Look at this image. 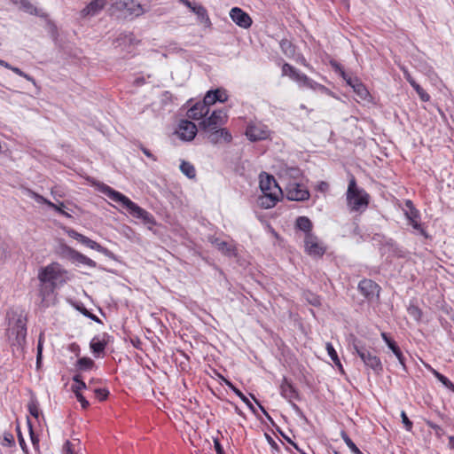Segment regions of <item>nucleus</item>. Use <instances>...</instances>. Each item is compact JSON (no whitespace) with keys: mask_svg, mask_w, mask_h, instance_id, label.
<instances>
[{"mask_svg":"<svg viewBox=\"0 0 454 454\" xmlns=\"http://www.w3.org/2000/svg\"><path fill=\"white\" fill-rule=\"evenodd\" d=\"M247 137L252 141L256 142L264 140L269 137V129L262 124H249L245 132Z\"/></svg>","mask_w":454,"mask_h":454,"instance_id":"nucleus-14","label":"nucleus"},{"mask_svg":"<svg viewBox=\"0 0 454 454\" xmlns=\"http://www.w3.org/2000/svg\"><path fill=\"white\" fill-rule=\"evenodd\" d=\"M304 297L309 304L315 307H318L321 305V297L316 294L307 292L304 294Z\"/></svg>","mask_w":454,"mask_h":454,"instance_id":"nucleus-43","label":"nucleus"},{"mask_svg":"<svg viewBox=\"0 0 454 454\" xmlns=\"http://www.w3.org/2000/svg\"><path fill=\"white\" fill-rule=\"evenodd\" d=\"M214 442V449L216 454H225L223 445L220 442V440L217 437H213Z\"/></svg>","mask_w":454,"mask_h":454,"instance_id":"nucleus-53","label":"nucleus"},{"mask_svg":"<svg viewBox=\"0 0 454 454\" xmlns=\"http://www.w3.org/2000/svg\"><path fill=\"white\" fill-rule=\"evenodd\" d=\"M190 10L197 15L198 20L201 23H204L207 27L211 25V21L208 17L207 11L204 6L194 3L192 5V8H190Z\"/></svg>","mask_w":454,"mask_h":454,"instance_id":"nucleus-28","label":"nucleus"},{"mask_svg":"<svg viewBox=\"0 0 454 454\" xmlns=\"http://www.w3.org/2000/svg\"><path fill=\"white\" fill-rule=\"evenodd\" d=\"M75 397L78 402L81 403L82 409H87L90 406V403L86 400V398L81 394V392H74Z\"/></svg>","mask_w":454,"mask_h":454,"instance_id":"nucleus-50","label":"nucleus"},{"mask_svg":"<svg viewBox=\"0 0 454 454\" xmlns=\"http://www.w3.org/2000/svg\"><path fill=\"white\" fill-rule=\"evenodd\" d=\"M116 6L121 11H126L129 15L138 17L145 12L143 6L134 0H119Z\"/></svg>","mask_w":454,"mask_h":454,"instance_id":"nucleus-17","label":"nucleus"},{"mask_svg":"<svg viewBox=\"0 0 454 454\" xmlns=\"http://www.w3.org/2000/svg\"><path fill=\"white\" fill-rule=\"evenodd\" d=\"M63 454H74L73 443L70 441H66L63 445Z\"/></svg>","mask_w":454,"mask_h":454,"instance_id":"nucleus-54","label":"nucleus"},{"mask_svg":"<svg viewBox=\"0 0 454 454\" xmlns=\"http://www.w3.org/2000/svg\"><path fill=\"white\" fill-rule=\"evenodd\" d=\"M401 418H402V422L404 426V428L407 430V431H411L412 429V427H413V424L412 422L410 420V419L408 418L407 414L405 413V411H402L401 412Z\"/></svg>","mask_w":454,"mask_h":454,"instance_id":"nucleus-47","label":"nucleus"},{"mask_svg":"<svg viewBox=\"0 0 454 454\" xmlns=\"http://www.w3.org/2000/svg\"><path fill=\"white\" fill-rule=\"evenodd\" d=\"M38 279L40 282L48 283L59 288L69 279L68 271L59 263L52 262L39 270Z\"/></svg>","mask_w":454,"mask_h":454,"instance_id":"nucleus-4","label":"nucleus"},{"mask_svg":"<svg viewBox=\"0 0 454 454\" xmlns=\"http://www.w3.org/2000/svg\"><path fill=\"white\" fill-rule=\"evenodd\" d=\"M357 289L368 301H379L381 288L375 281L364 278L358 283Z\"/></svg>","mask_w":454,"mask_h":454,"instance_id":"nucleus-7","label":"nucleus"},{"mask_svg":"<svg viewBox=\"0 0 454 454\" xmlns=\"http://www.w3.org/2000/svg\"><path fill=\"white\" fill-rule=\"evenodd\" d=\"M141 150L145 156H147L148 158L152 159L154 161L157 160V158L147 148L141 146Z\"/></svg>","mask_w":454,"mask_h":454,"instance_id":"nucleus-60","label":"nucleus"},{"mask_svg":"<svg viewBox=\"0 0 454 454\" xmlns=\"http://www.w3.org/2000/svg\"><path fill=\"white\" fill-rule=\"evenodd\" d=\"M296 70L297 69L294 67H293L292 65H290L288 63H285L282 66V74H283V75H287L291 79H292V76L294 75V74L295 73Z\"/></svg>","mask_w":454,"mask_h":454,"instance_id":"nucleus-44","label":"nucleus"},{"mask_svg":"<svg viewBox=\"0 0 454 454\" xmlns=\"http://www.w3.org/2000/svg\"><path fill=\"white\" fill-rule=\"evenodd\" d=\"M266 436H267L268 442L271 446V448H273L276 450H278L279 447L276 443V442L270 435L266 434Z\"/></svg>","mask_w":454,"mask_h":454,"instance_id":"nucleus-62","label":"nucleus"},{"mask_svg":"<svg viewBox=\"0 0 454 454\" xmlns=\"http://www.w3.org/2000/svg\"><path fill=\"white\" fill-rule=\"evenodd\" d=\"M226 385L247 404L252 412H256L253 403L238 387H236L231 381L228 380L226 381Z\"/></svg>","mask_w":454,"mask_h":454,"instance_id":"nucleus-31","label":"nucleus"},{"mask_svg":"<svg viewBox=\"0 0 454 454\" xmlns=\"http://www.w3.org/2000/svg\"><path fill=\"white\" fill-rule=\"evenodd\" d=\"M230 17L239 27L248 28L252 25L250 16L239 7H233L230 12Z\"/></svg>","mask_w":454,"mask_h":454,"instance_id":"nucleus-18","label":"nucleus"},{"mask_svg":"<svg viewBox=\"0 0 454 454\" xmlns=\"http://www.w3.org/2000/svg\"><path fill=\"white\" fill-rule=\"evenodd\" d=\"M228 116L224 110H215L209 117L203 119L199 123V129L201 132L220 129L226 124Z\"/></svg>","mask_w":454,"mask_h":454,"instance_id":"nucleus-6","label":"nucleus"},{"mask_svg":"<svg viewBox=\"0 0 454 454\" xmlns=\"http://www.w3.org/2000/svg\"><path fill=\"white\" fill-rule=\"evenodd\" d=\"M326 350H327L329 356L331 357L333 362L335 364V365H337L340 369L342 370L341 363H340L338 354H337L336 350L334 349L333 346L332 345V343H330V342L326 343Z\"/></svg>","mask_w":454,"mask_h":454,"instance_id":"nucleus-37","label":"nucleus"},{"mask_svg":"<svg viewBox=\"0 0 454 454\" xmlns=\"http://www.w3.org/2000/svg\"><path fill=\"white\" fill-rule=\"evenodd\" d=\"M278 433L282 435V437L288 442L290 443L292 446H294V448L295 450H299V446L296 442H294L290 437H288L287 435L285 434V433L283 431H281L280 428H278Z\"/></svg>","mask_w":454,"mask_h":454,"instance_id":"nucleus-56","label":"nucleus"},{"mask_svg":"<svg viewBox=\"0 0 454 454\" xmlns=\"http://www.w3.org/2000/svg\"><path fill=\"white\" fill-rule=\"evenodd\" d=\"M215 247L221 251L223 254L228 256L235 255V248L232 245L229 244L226 241L221 240L219 239H215L213 242Z\"/></svg>","mask_w":454,"mask_h":454,"instance_id":"nucleus-30","label":"nucleus"},{"mask_svg":"<svg viewBox=\"0 0 454 454\" xmlns=\"http://www.w3.org/2000/svg\"><path fill=\"white\" fill-rule=\"evenodd\" d=\"M67 234L69 237L74 239L78 242L85 245L86 247L94 249L98 251V249L100 247V244L97 243L96 241L90 239V238L77 232L76 231L71 229L67 231Z\"/></svg>","mask_w":454,"mask_h":454,"instance_id":"nucleus-27","label":"nucleus"},{"mask_svg":"<svg viewBox=\"0 0 454 454\" xmlns=\"http://www.w3.org/2000/svg\"><path fill=\"white\" fill-rule=\"evenodd\" d=\"M280 48L286 57H293L295 53L294 45L287 39L281 40Z\"/></svg>","mask_w":454,"mask_h":454,"instance_id":"nucleus-34","label":"nucleus"},{"mask_svg":"<svg viewBox=\"0 0 454 454\" xmlns=\"http://www.w3.org/2000/svg\"><path fill=\"white\" fill-rule=\"evenodd\" d=\"M98 252L103 254L104 255H106V257H108L112 260H117L116 255L112 251H110L106 247H104L101 245H100V247L98 249Z\"/></svg>","mask_w":454,"mask_h":454,"instance_id":"nucleus-52","label":"nucleus"},{"mask_svg":"<svg viewBox=\"0 0 454 454\" xmlns=\"http://www.w3.org/2000/svg\"><path fill=\"white\" fill-rule=\"evenodd\" d=\"M100 191L110 200L120 204V206L126 209L127 212H129L130 209L131 205L134 204V202L127 196L121 193L120 192L114 190L112 187L106 184H103Z\"/></svg>","mask_w":454,"mask_h":454,"instance_id":"nucleus-10","label":"nucleus"},{"mask_svg":"<svg viewBox=\"0 0 454 454\" xmlns=\"http://www.w3.org/2000/svg\"><path fill=\"white\" fill-rule=\"evenodd\" d=\"M94 364V361L90 357H81L76 362V366L81 371H89L92 369Z\"/></svg>","mask_w":454,"mask_h":454,"instance_id":"nucleus-36","label":"nucleus"},{"mask_svg":"<svg viewBox=\"0 0 454 454\" xmlns=\"http://www.w3.org/2000/svg\"><path fill=\"white\" fill-rule=\"evenodd\" d=\"M4 442H6L4 443V445L12 446V444H14V438L11 433H4Z\"/></svg>","mask_w":454,"mask_h":454,"instance_id":"nucleus-57","label":"nucleus"},{"mask_svg":"<svg viewBox=\"0 0 454 454\" xmlns=\"http://www.w3.org/2000/svg\"><path fill=\"white\" fill-rule=\"evenodd\" d=\"M27 426H28V428H29V434H30L31 442H32V443H33V445L35 447H37L38 444H39V438L35 434V432L33 430L32 423H31L29 419H27Z\"/></svg>","mask_w":454,"mask_h":454,"instance_id":"nucleus-45","label":"nucleus"},{"mask_svg":"<svg viewBox=\"0 0 454 454\" xmlns=\"http://www.w3.org/2000/svg\"><path fill=\"white\" fill-rule=\"evenodd\" d=\"M173 99H174V96L172 95L171 92L166 90V91H163L161 96H160V101H161V104L166 106L169 103H172L173 102Z\"/></svg>","mask_w":454,"mask_h":454,"instance_id":"nucleus-46","label":"nucleus"},{"mask_svg":"<svg viewBox=\"0 0 454 454\" xmlns=\"http://www.w3.org/2000/svg\"><path fill=\"white\" fill-rule=\"evenodd\" d=\"M404 215L414 230L418 231L426 239L429 238L428 233L419 223L420 214L416 207H412L411 211H405Z\"/></svg>","mask_w":454,"mask_h":454,"instance_id":"nucleus-22","label":"nucleus"},{"mask_svg":"<svg viewBox=\"0 0 454 454\" xmlns=\"http://www.w3.org/2000/svg\"><path fill=\"white\" fill-rule=\"evenodd\" d=\"M353 90L362 99H366L370 96L368 90L360 81L356 82V85L353 86Z\"/></svg>","mask_w":454,"mask_h":454,"instance_id":"nucleus-38","label":"nucleus"},{"mask_svg":"<svg viewBox=\"0 0 454 454\" xmlns=\"http://www.w3.org/2000/svg\"><path fill=\"white\" fill-rule=\"evenodd\" d=\"M381 338L385 341L387 348L393 352V354L396 356L399 364H401L403 370L407 372V366L405 364V356L402 352L400 347L391 337L388 336L387 333H381Z\"/></svg>","mask_w":454,"mask_h":454,"instance_id":"nucleus-15","label":"nucleus"},{"mask_svg":"<svg viewBox=\"0 0 454 454\" xmlns=\"http://www.w3.org/2000/svg\"><path fill=\"white\" fill-rule=\"evenodd\" d=\"M411 87L418 93L421 101L428 102L430 100L429 94L417 82L413 83Z\"/></svg>","mask_w":454,"mask_h":454,"instance_id":"nucleus-41","label":"nucleus"},{"mask_svg":"<svg viewBox=\"0 0 454 454\" xmlns=\"http://www.w3.org/2000/svg\"><path fill=\"white\" fill-rule=\"evenodd\" d=\"M17 435H18V441H19V443H20V447H21L22 450H23L24 452H27V444H26V442H25V440H24V438H23V435H22V434H21V432H20V427H19V426L17 427Z\"/></svg>","mask_w":454,"mask_h":454,"instance_id":"nucleus-51","label":"nucleus"},{"mask_svg":"<svg viewBox=\"0 0 454 454\" xmlns=\"http://www.w3.org/2000/svg\"><path fill=\"white\" fill-rule=\"evenodd\" d=\"M328 189V184L325 182H321L318 185V190L321 192H325Z\"/></svg>","mask_w":454,"mask_h":454,"instance_id":"nucleus-64","label":"nucleus"},{"mask_svg":"<svg viewBox=\"0 0 454 454\" xmlns=\"http://www.w3.org/2000/svg\"><path fill=\"white\" fill-rule=\"evenodd\" d=\"M260 188L263 196L260 198L261 206L264 208L273 207L279 200L282 191L273 176H260Z\"/></svg>","mask_w":454,"mask_h":454,"instance_id":"nucleus-3","label":"nucleus"},{"mask_svg":"<svg viewBox=\"0 0 454 454\" xmlns=\"http://www.w3.org/2000/svg\"><path fill=\"white\" fill-rule=\"evenodd\" d=\"M131 216L142 220V222L148 225V229L152 230L153 226L156 225V221L154 216L146 211L145 209L139 207L137 204L134 202L133 205H131L130 209L128 212Z\"/></svg>","mask_w":454,"mask_h":454,"instance_id":"nucleus-13","label":"nucleus"},{"mask_svg":"<svg viewBox=\"0 0 454 454\" xmlns=\"http://www.w3.org/2000/svg\"><path fill=\"white\" fill-rule=\"evenodd\" d=\"M208 113L209 108L207 107L203 101H200L187 111V116L192 120H200L205 117Z\"/></svg>","mask_w":454,"mask_h":454,"instance_id":"nucleus-26","label":"nucleus"},{"mask_svg":"<svg viewBox=\"0 0 454 454\" xmlns=\"http://www.w3.org/2000/svg\"><path fill=\"white\" fill-rule=\"evenodd\" d=\"M228 99V95L225 90L223 89H215L208 90L204 98L203 102L207 106V107H210V106L215 104L216 102L224 103Z\"/></svg>","mask_w":454,"mask_h":454,"instance_id":"nucleus-20","label":"nucleus"},{"mask_svg":"<svg viewBox=\"0 0 454 454\" xmlns=\"http://www.w3.org/2000/svg\"><path fill=\"white\" fill-rule=\"evenodd\" d=\"M73 381L75 382V385L72 386L73 392H81L82 389L87 388L86 383L82 380V376L80 374H75L72 378Z\"/></svg>","mask_w":454,"mask_h":454,"instance_id":"nucleus-39","label":"nucleus"},{"mask_svg":"<svg viewBox=\"0 0 454 454\" xmlns=\"http://www.w3.org/2000/svg\"><path fill=\"white\" fill-rule=\"evenodd\" d=\"M403 76L404 78L406 79V81L410 83V85L411 86L413 83L416 82V81L414 80V78L411 75V74L408 72V70L406 69H403Z\"/></svg>","mask_w":454,"mask_h":454,"instance_id":"nucleus-58","label":"nucleus"},{"mask_svg":"<svg viewBox=\"0 0 454 454\" xmlns=\"http://www.w3.org/2000/svg\"><path fill=\"white\" fill-rule=\"evenodd\" d=\"M27 409L31 416L39 420L40 416L43 417L42 411L39 407V403L36 398L32 397L27 404Z\"/></svg>","mask_w":454,"mask_h":454,"instance_id":"nucleus-32","label":"nucleus"},{"mask_svg":"<svg viewBox=\"0 0 454 454\" xmlns=\"http://www.w3.org/2000/svg\"><path fill=\"white\" fill-rule=\"evenodd\" d=\"M55 289V286L48 283L40 282L39 296L41 297V303L43 306L48 307L50 305Z\"/></svg>","mask_w":454,"mask_h":454,"instance_id":"nucleus-25","label":"nucleus"},{"mask_svg":"<svg viewBox=\"0 0 454 454\" xmlns=\"http://www.w3.org/2000/svg\"><path fill=\"white\" fill-rule=\"evenodd\" d=\"M48 207L58 212L59 214L64 215L67 218H72V215L65 211V203L60 201L59 204H55L53 202H49Z\"/></svg>","mask_w":454,"mask_h":454,"instance_id":"nucleus-40","label":"nucleus"},{"mask_svg":"<svg viewBox=\"0 0 454 454\" xmlns=\"http://www.w3.org/2000/svg\"><path fill=\"white\" fill-rule=\"evenodd\" d=\"M280 395L288 402L301 399L298 390L286 377L283 378L280 384Z\"/></svg>","mask_w":454,"mask_h":454,"instance_id":"nucleus-19","label":"nucleus"},{"mask_svg":"<svg viewBox=\"0 0 454 454\" xmlns=\"http://www.w3.org/2000/svg\"><path fill=\"white\" fill-rule=\"evenodd\" d=\"M432 373L445 387L454 392V384L446 376L434 369H432Z\"/></svg>","mask_w":454,"mask_h":454,"instance_id":"nucleus-35","label":"nucleus"},{"mask_svg":"<svg viewBox=\"0 0 454 454\" xmlns=\"http://www.w3.org/2000/svg\"><path fill=\"white\" fill-rule=\"evenodd\" d=\"M289 403H290V404H291L292 408L294 409V411L296 413H298V414H301V413H302V412H301V410L300 409V407H299L296 403H294L293 401H291V402H289Z\"/></svg>","mask_w":454,"mask_h":454,"instance_id":"nucleus-63","label":"nucleus"},{"mask_svg":"<svg viewBox=\"0 0 454 454\" xmlns=\"http://www.w3.org/2000/svg\"><path fill=\"white\" fill-rule=\"evenodd\" d=\"M349 345L353 352L357 354L367 368L372 369L377 375L381 374L383 365L380 358L370 351L362 340L354 337Z\"/></svg>","mask_w":454,"mask_h":454,"instance_id":"nucleus-5","label":"nucleus"},{"mask_svg":"<svg viewBox=\"0 0 454 454\" xmlns=\"http://www.w3.org/2000/svg\"><path fill=\"white\" fill-rule=\"evenodd\" d=\"M82 313H83V315H85L87 317H89V318H90V319H92V320H94V321H96V322H100L99 318H98L96 315H94V314L90 313V311H88L86 309H84V311H83Z\"/></svg>","mask_w":454,"mask_h":454,"instance_id":"nucleus-61","label":"nucleus"},{"mask_svg":"<svg viewBox=\"0 0 454 454\" xmlns=\"http://www.w3.org/2000/svg\"><path fill=\"white\" fill-rule=\"evenodd\" d=\"M341 437L352 452L357 448V446L349 438V436L347 434L346 432H344V431L341 432Z\"/></svg>","mask_w":454,"mask_h":454,"instance_id":"nucleus-49","label":"nucleus"},{"mask_svg":"<svg viewBox=\"0 0 454 454\" xmlns=\"http://www.w3.org/2000/svg\"><path fill=\"white\" fill-rule=\"evenodd\" d=\"M347 205L352 212H364L368 207L370 202V195L364 189L360 188L356 184L354 176H351L346 192Z\"/></svg>","mask_w":454,"mask_h":454,"instance_id":"nucleus-2","label":"nucleus"},{"mask_svg":"<svg viewBox=\"0 0 454 454\" xmlns=\"http://www.w3.org/2000/svg\"><path fill=\"white\" fill-rule=\"evenodd\" d=\"M34 198L35 199V200H36L37 202H39V203H43V204H45V205H47V206H48V203H49V202H51V200H47V199L43 198L42 195H39V194H37V193H34Z\"/></svg>","mask_w":454,"mask_h":454,"instance_id":"nucleus-59","label":"nucleus"},{"mask_svg":"<svg viewBox=\"0 0 454 454\" xmlns=\"http://www.w3.org/2000/svg\"><path fill=\"white\" fill-rule=\"evenodd\" d=\"M94 393L99 401L106 400L109 395V391L106 388H96Z\"/></svg>","mask_w":454,"mask_h":454,"instance_id":"nucleus-48","label":"nucleus"},{"mask_svg":"<svg viewBox=\"0 0 454 454\" xmlns=\"http://www.w3.org/2000/svg\"><path fill=\"white\" fill-rule=\"evenodd\" d=\"M109 335L103 333L102 335L95 336L90 343V348L96 357H98L104 353L107 345Z\"/></svg>","mask_w":454,"mask_h":454,"instance_id":"nucleus-23","label":"nucleus"},{"mask_svg":"<svg viewBox=\"0 0 454 454\" xmlns=\"http://www.w3.org/2000/svg\"><path fill=\"white\" fill-rule=\"evenodd\" d=\"M180 170L190 179H193L196 176V169L189 161L182 160L180 164Z\"/></svg>","mask_w":454,"mask_h":454,"instance_id":"nucleus-33","label":"nucleus"},{"mask_svg":"<svg viewBox=\"0 0 454 454\" xmlns=\"http://www.w3.org/2000/svg\"><path fill=\"white\" fill-rule=\"evenodd\" d=\"M251 397L254 400V402L257 403V405L259 406L261 411H262V413L267 417V419L271 422L273 423V419L269 415V413L267 412V411L265 410V408L258 402V400L254 397V395H250Z\"/></svg>","mask_w":454,"mask_h":454,"instance_id":"nucleus-55","label":"nucleus"},{"mask_svg":"<svg viewBox=\"0 0 454 454\" xmlns=\"http://www.w3.org/2000/svg\"><path fill=\"white\" fill-rule=\"evenodd\" d=\"M204 133L206 134L207 140L214 145L221 143L222 141L230 143L232 140L231 134L225 128L215 129Z\"/></svg>","mask_w":454,"mask_h":454,"instance_id":"nucleus-16","label":"nucleus"},{"mask_svg":"<svg viewBox=\"0 0 454 454\" xmlns=\"http://www.w3.org/2000/svg\"><path fill=\"white\" fill-rule=\"evenodd\" d=\"M200 129L189 120H181L176 131L178 137L184 141H192Z\"/></svg>","mask_w":454,"mask_h":454,"instance_id":"nucleus-12","label":"nucleus"},{"mask_svg":"<svg viewBox=\"0 0 454 454\" xmlns=\"http://www.w3.org/2000/svg\"><path fill=\"white\" fill-rule=\"evenodd\" d=\"M61 254L64 257L74 263L84 264L90 268L97 267V262L95 261L67 245H64L61 247Z\"/></svg>","mask_w":454,"mask_h":454,"instance_id":"nucleus-8","label":"nucleus"},{"mask_svg":"<svg viewBox=\"0 0 454 454\" xmlns=\"http://www.w3.org/2000/svg\"><path fill=\"white\" fill-rule=\"evenodd\" d=\"M286 198L289 200L304 201L309 200V192L300 184L290 183L286 187Z\"/></svg>","mask_w":454,"mask_h":454,"instance_id":"nucleus-11","label":"nucleus"},{"mask_svg":"<svg viewBox=\"0 0 454 454\" xmlns=\"http://www.w3.org/2000/svg\"><path fill=\"white\" fill-rule=\"evenodd\" d=\"M292 80L295 81L301 86H304V87H307V88H309L312 90H318L321 91L327 90L326 87L313 81L312 79L308 77L305 74L301 73L299 70L295 71V73L292 76Z\"/></svg>","mask_w":454,"mask_h":454,"instance_id":"nucleus-21","label":"nucleus"},{"mask_svg":"<svg viewBox=\"0 0 454 454\" xmlns=\"http://www.w3.org/2000/svg\"><path fill=\"white\" fill-rule=\"evenodd\" d=\"M336 69L340 71V75L342 78L346 81V82L353 88V86L356 85V82H359V80L356 77H352L348 74H347L339 65H335Z\"/></svg>","mask_w":454,"mask_h":454,"instance_id":"nucleus-42","label":"nucleus"},{"mask_svg":"<svg viewBox=\"0 0 454 454\" xmlns=\"http://www.w3.org/2000/svg\"><path fill=\"white\" fill-rule=\"evenodd\" d=\"M106 4V0H92L81 11V16L82 18L95 16L103 10Z\"/></svg>","mask_w":454,"mask_h":454,"instance_id":"nucleus-24","label":"nucleus"},{"mask_svg":"<svg viewBox=\"0 0 454 454\" xmlns=\"http://www.w3.org/2000/svg\"><path fill=\"white\" fill-rule=\"evenodd\" d=\"M305 252L313 257H322L326 248L319 242L315 234H308L304 238Z\"/></svg>","mask_w":454,"mask_h":454,"instance_id":"nucleus-9","label":"nucleus"},{"mask_svg":"<svg viewBox=\"0 0 454 454\" xmlns=\"http://www.w3.org/2000/svg\"><path fill=\"white\" fill-rule=\"evenodd\" d=\"M8 328L6 335L9 342L17 349L23 350L27 337V317L21 312L12 311L7 314Z\"/></svg>","mask_w":454,"mask_h":454,"instance_id":"nucleus-1","label":"nucleus"},{"mask_svg":"<svg viewBox=\"0 0 454 454\" xmlns=\"http://www.w3.org/2000/svg\"><path fill=\"white\" fill-rule=\"evenodd\" d=\"M295 227L303 231L305 236L312 233L313 224L310 219L307 216H298L295 220Z\"/></svg>","mask_w":454,"mask_h":454,"instance_id":"nucleus-29","label":"nucleus"}]
</instances>
